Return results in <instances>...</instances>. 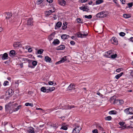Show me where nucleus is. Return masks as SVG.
Instances as JSON below:
<instances>
[{"instance_id":"obj_2","label":"nucleus","mask_w":133,"mask_h":133,"mask_svg":"<svg viewBox=\"0 0 133 133\" xmlns=\"http://www.w3.org/2000/svg\"><path fill=\"white\" fill-rule=\"evenodd\" d=\"M76 35L77 37H80L81 38H85L88 35V34L86 32H82L81 33L79 32H78Z\"/></svg>"},{"instance_id":"obj_17","label":"nucleus","mask_w":133,"mask_h":133,"mask_svg":"<svg viewBox=\"0 0 133 133\" xmlns=\"http://www.w3.org/2000/svg\"><path fill=\"white\" fill-rule=\"evenodd\" d=\"M79 9L81 10H83V11H88L89 9H88L86 6H81L79 7Z\"/></svg>"},{"instance_id":"obj_63","label":"nucleus","mask_w":133,"mask_h":133,"mask_svg":"<svg viewBox=\"0 0 133 133\" xmlns=\"http://www.w3.org/2000/svg\"><path fill=\"white\" fill-rule=\"evenodd\" d=\"M28 51L29 52H31L32 51V50L31 48H29L28 49Z\"/></svg>"},{"instance_id":"obj_9","label":"nucleus","mask_w":133,"mask_h":133,"mask_svg":"<svg viewBox=\"0 0 133 133\" xmlns=\"http://www.w3.org/2000/svg\"><path fill=\"white\" fill-rule=\"evenodd\" d=\"M75 89V87L74 84H71L68 87L67 90H70Z\"/></svg>"},{"instance_id":"obj_44","label":"nucleus","mask_w":133,"mask_h":133,"mask_svg":"<svg viewBox=\"0 0 133 133\" xmlns=\"http://www.w3.org/2000/svg\"><path fill=\"white\" fill-rule=\"evenodd\" d=\"M55 89V87H53L52 88H49V89H47V90H49L51 92L54 90Z\"/></svg>"},{"instance_id":"obj_6","label":"nucleus","mask_w":133,"mask_h":133,"mask_svg":"<svg viewBox=\"0 0 133 133\" xmlns=\"http://www.w3.org/2000/svg\"><path fill=\"white\" fill-rule=\"evenodd\" d=\"M112 44L115 45H117L118 44V41L117 39L115 37H112L110 40Z\"/></svg>"},{"instance_id":"obj_42","label":"nucleus","mask_w":133,"mask_h":133,"mask_svg":"<svg viewBox=\"0 0 133 133\" xmlns=\"http://www.w3.org/2000/svg\"><path fill=\"white\" fill-rule=\"evenodd\" d=\"M43 50L42 49L39 50L37 51V53L39 54H41L43 52Z\"/></svg>"},{"instance_id":"obj_36","label":"nucleus","mask_w":133,"mask_h":133,"mask_svg":"<svg viewBox=\"0 0 133 133\" xmlns=\"http://www.w3.org/2000/svg\"><path fill=\"white\" fill-rule=\"evenodd\" d=\"M25 105L26 106H30L32 107L33 106V104L32 103H26L25 104Z\"/></svg>"},{"instance_id":"obj_11","label":"nucleus","mask_w":133,"mask_h":133,"mask_svg":"<svg viewBox=\"0 0 133 133\" xmlns=\"http://www.w3.org/2000/svg\"><path fill=\"white\" fill-rule=\"evenodd\" d=\"M14 91L12 89H9L6 91V93L9 96H11L12 95V93Z\"/></svg>"},{"instance_id":"obj_20","label":"nucleus","mask_w":133,"mask_h":133,"mask_svg":"<svg viewBox=\"0 0 133 133\" xmlns=\"http://www.w3.org/2000/svg\"><path fill=\"white\" fill-rule=\"evenodd\" d=\"M112 51H110L106 53V55L108 57H110V56L112 54Z\"/></svg>"},{"instance_id":"obj_45","label":"nucleus","mask_w":133,"mask_h":133,"mask_svg":"<svg viewBox=\"0 0 133 133\" xmlns=\"http://www.w3.org/2000/svg\"><path fill=\"white\" fill-rule=\"evenodd\" d=\"M7 16L6 17V18H8L11 17L12 16L11 14L9 12L7 14Z\"/></svg>"},{"instance_id":"obj_39","label":"nucleus","mask_w":133,"mask_h":133,"mask_svg":"<svg viewBox=\"0 0 133 133\" xmlns=\"http://www.w3.org/2000/svg\"><path fill=\"white\" fill-rule=\"evenodd\" d=\"M105 120L110 121L111 120L112 118L111 116H109L105 117Z\"/></svg>"},{"instance_id":"obj_54","label":"nucleus","mask_w":133,"mask_h":133,"mask_svg":"<svg viewBox=\"0 0 133 133\" xmlns=\"http://www.w3.org/2000/svg\"><path fill=\"white\" fill-rule=\"evenodd\" d=\"M128 7L129 8H130L132 6V3H129L128 4Z\"/></svg>"},{"instance_id":"obj_31","label":"nucleus","mask_w":133,"mask_h":133,"mask_svg":"<svg viewBox=\"0 0 133 133\" xmlns=\"http://www.w3.org/2000/svg\"><path fill=\"white\" fill-rule=\"evenodd\" d=\"M123 73L122 72H121L120 74H118L115 76V77L117 79L119 78L120 77H121L122 75L123 74Z\"/></svg>"},{"instance_id":"obj_47","label":"nucleus","mask_w":133,"mask_h":133,"mask_svg":"<svg viewBox=\"0 0 133 133\" xmlns=\"http://www.w3.org/2000/svg\"><path fill=\"white\" fill-rule=\"evenodd\" d=\"M19 81L18 80L15 81V84H16V86L17 87H18L19 85Z\"/></svg>"},{"instance_id":"obj_61","label":"nucleus","mask_w":133,"mask_h":133,"mask_svg":"<svg viewBox=\"0 0 133 133\" xmlns=\"http://www.w3.org/2000/svg\"><path fill=\"white\" fill-rule=\"evenodd\" d=\"M97 95H99L100 97H102L103 96L100 93H99V92H98L97 93Z\"/></svg>"},{"instance_id":"obj_37","label":"nucleus","mask_w":133,"mask_h":133,"mask_svg":"<svg viewBox=\"0 0 133 133\" xmlns=\"http://www.w3.org/2000/svg\"><path fill=\"white\" fill-rule=\"evenodd\" d=\"M21 107V105H19L17 107L14 109V111H18L19 109H20Z\"/></svg>"},{"instance_id":"obj_58","label":"nucleus","mask_w":133,"mask_h":133,"mask_svg":"<svg viewBox=\"0 0 133 133\" xmlns=\"http://www.w3.org/2000/svg\"><path fill=\"white\" fill-rule=\"evenodd\" d=\"M52 126L55 128H57L56 124H53L52 125Z\"/></svg>"},{"instance_id":"obj_33","label":"nucleus","mask_w":133,"mask_h":133,"mask_svg":"<svg viewBox=\"0 0 133 133\" xmlns=\"http://www.w3.org/2000/svg\"><path fill=\"white\" fill-rule=\"evenodd\" d=\"M47 90L46 88L44 87H42L41 88V91L43 92H45Z\"/></svg>"},{"instance_id":"obj_15","label":"nucleus","mask_w":133,"mask_h":133,"mask_svg":"<svg viewBox=\"0 0 133 133\" xmlns=\"http://www.w3.org/2000/svg\"><path fill=\"white\" fill-rule=\"evenodd\" d=\"M21 43L20 42H17L13 44V46L14 47L17 48L20 46Z\"/></svg>"},{"instance_id":"obj_38","label":"nucleus","mask_w":133,"mask_h":133,"mask_svg":"<svg viewBox=\"0 0 133 133\" xmlns=\"http://www.w3.org/2000/svg\"><path fill=\"white\" fill-rule=\"evenodd\" d=\"M117 54H112L110 56V57L112 58H115L117 57Z\"/></svg>"},{"instance_id":"obj_51","label":"nucleus","mask_w":133,"mask_h":133,"mask_svg":"<svg viewBox=\"0 0 133 133\" xmlns=\"http://www.w3.org/2000/svg\"><path fill=\"white\" fill-rule=\"evenodd\" d=\"M125 124V123L124 122H119L118 123V124L120 125L121 126H123L124 124Z\"/></svg>"},{"instance_id":"obj_10","label":"nucleus","mask_w":133,"mask_h":133,"mask_svg":"<svg viewBox=\"0 0 133 133\" xmlns=\"http://www.w3.org/2000/svg\"><path fill=\"white\" fill-rule=\"evenodd\" d=\"M33 22L32 19L30 18L28 20L27 24L28 25H33Z\"/></svg>"},{"instance_id":"obj_41","label":"nucleus","mask_w":133,"mask_h":133,"mask_svg":"<svg viewBox=\"0 0 133 133\" xmlns=\"http://www.w3.org/2000/svg\"><path fill=\"white\" fill-rule=\"evenodd\" d=\"M84 17L86 18H87L88 19H91L92 18V16L91 15H89L88 16L85 15L84 16Z\"/></svg>"},{"instance_id":"obj_16","label":"nucleus","mask_w":133,"mask_h":133,"mask_svg":"<svg viewBox=\"0 0 133 133\" xmlns=\"http://www.w3.org/2000/svg\"><path fill=\"white\" fill-rule=\"evenodd\" d=\"M116 97L115 96H113L110 98V102L111 103H114V101L116 99Z\"/></svg>"},{"instance_id":"obj_30","label":"nucleus","mask_w":133,"mask_h":133,"mask_svg":"<svg viewBox=\"0 0 133 133\" xmlns=\"http://www.w3.org/2000/svg\"><path fill=\"white\" fill-rule=\"evenodd\" d=\"M76 20L77 21V23H83V20L80 18H77Z\"/></svg>"},{"instance_id":"obj_62","label":"nucleus","mask_w":133,"mask_h":133,"mask_svg":"<svg viewBox=\"0 0 133 133\" xmlns=\"http://www.w3.org/2000/svg\"><path fill=\"white\" fill-rule=\"evenodd\" d=\"M75 107L74 105L69 106V109H71L74 108Z\"/></svg>"},{"instance_id":"obj_60","label":"nucleus","mask_w":133,"mask_h":133,"mask_svg":"<svg viewBox=\"0 0 133 133\" xmlns=\"http://www.w3.org/2000/svg\"><path fill=\"white\" fill-rule=\"evenodd\" d=\"M48 84L49 85H52L54 84V83L52 81H49L48 82Z\"/></svg>"},{"instance_id":"obj_18","label":"nucleus","mask_w":133,"mask_h":133,"mask_svg":"<svg viewBox=\"0 0 133 133\" xmlns=\"http://www.w3.org/2000/svg\"><path fill=\"white\" fill-rule=\"evenodd\" d=\"M8 54L6 53H4L3 55L2 59L3 60H5L8 59Z\"/></svg>"},{"instance_id":"obj_55","label":"nucleus","mask_w":133,"mask_h":133,"mask_svg":"<svg viewBox=\"0 0 133 133\" xmlns=\"http://www.w3.org/2000/svg\"><path fill=\"white\" fill-rule=\"evenodd\" d=\"M122 69V68H119L116 70V71L117 72H119L121 71V69Z\"/></svg>"},{"instance_id":"obj_14","label":"nucleus","mask_w":133,"mask_h":133,"mask_svg":"<svg viewBox=\"0 0 133 133\" xmlns=\"http://www.w3.org/2000/svg\"><path fill=\"white\" fill-rule=\"evenodd\" d=\"M70 37L69 35L63 34L61 36V38L63 39H68Z\"/></svg>"},{"instance_id":"obj_48","label":"nucleus","mask_w":133,"mask_h":133,"mask_svg":"<svg viewBox=\"0 0 133 133\" xmlns=\"http://www.w3.org/2000/svg\"><path fill=\"white\" fill-rule=\"evenodd\" d=\"M9 82L7 81H5L3 83V85L4 86H6L9 84Z\"/></svg>"},{"instance_id":"obj_34","label":"nucleus","mask_w":133,"mask_h":133,"mask_svg":"<svg viewBox=\"0 0 133 133\" xmlns=\"http://www.w3.org/2000/svg\"><path fill=\"white\" fill-rule=\"evenodd\" d=\"M124 112L127 114H130V111H129V108H127L124 110Z\"/></svg>"},{"instance_id":"obj_35","label":"nucleus","mask_w":133,"mask_h":133,"mask_svg":"<svg viewBox=\"0 0 133 133\" xmlns=\"http://www.w3.org/2000/svg\"><path fill=\"white\" fill-rule=\"evenodd\" d=\"M56 25L57 27L60 28L62 25V23L61 22H58L56 24Z\"/></svg>"},{"instance_id":"obj_64","label":"nucleus","mask_w":133,"mask_h":133,"mask_svg":"<svg viewBox=\"0 0 133 133\" xmlns=\"http://www.w3.org/2000/svg\"><path fill=\"white\" fill-rule=\"evenodd\" d=\"M130 41L133 42V37H131L129 39Z\"/></svg>"},{"instance_id":"obj_28","label":"nucleus","mask_w":133,"mask_h":133,"mask_svg":"<svg viewBox=\"0 0 133 133\" xmlns=\"http://www.w3.org/2000/svg\"><path fill=\"white\" fill-rule=\"evenodd\" d=\"M28 132L30 133H35L34 128L32 127L30 128L28 130Z\"/></svg>"},{"instance_id":"obj_29","label":"nucleus","mask_w":133,"mask_h":133,"mask_svg":"<svg viewBox=\"0 0 133 133\" xmlns=\"http://www.w3.org/2000/svg\"><path fill=\"white\" fill-rule=\"evenodd\" d=\"M117 113V112L115 110H112L110 111L109 112V113L110 115H115Z\"/></svg>"},{"instance_id":"obj_12","label":"nucleus","mask_w":133,"mask_h":133,"mask_svg":"<svg viewBox=\"0 0 133 133\" xmlns=\"http://www.w3.org/2000/svg\"><path fill=\"white\" fill-rule=\"evenodd\" d=\"M127 70H128L129 73L130 74L131 76H133V69L131 67L128 68Z\"/></svg>"},{"instance_id":"obj_59","label":"nucleus","mask_w":133,"mask_h":133,"mask_svg":"<svg viewBox=\"0 0 133 133\" xmlns=\"http://www.w3.org/2000/svg\"><path fill=\"white\" fill-rule=\"evenodd\" d=\"M49 38L50 41L51 40L53 39V37L52 35H50L49 37Z\"/></svg>"},{"instance_id":"obj_8","label":"nucleus","mask_w":133,"mask_h":133,"mask_svg":"<svg viewBox=\"0 0 133 133\" xmlns=\"http://www.w3.org/2000/svg\"><path fill=\"white\" fill-rule=\"evenodd\" d=\"M58 3L62 6H64L66 5V2L64 0H58Z\"/></svg>"},{"instance_id":"obj_21","label":"nucleus","mask_w":133,"mask_h":133,"mask_svg":"<svg viewBox=\"0 0 133 133\" xmlns=\"http://www.w3.org/2000/svg\"><path fill=\"white\" fill-rule=\"evenodd\" d=\"M65 48V46L64 45H61L58 47L57 49L58 50H62L64 49Z\"/></svg>"},{"instance_id":"obj_27","label":"nucleus","mask_w":133,"mask_h":133,"mask_svg":"<svg viewBox=\"0 0 133 133\" xmlns=\"http://www.w3.org/2000/svg\"><path fill=\"white\" fill-rule=\"evenodd\" d=\"M59 41L58 39H56L52 43L55 45L56 44H58L59 43Z\"/></svg>"},{"instance_id":"obj_49","label":"nucleus","mask_w":133,"mask_h":133,"mask_svg":"<svg viewBox=\"0 0 133 133\" xmlns=\"http://www.w3.org/2000/svg\"><path fill=\"white\" fill-rule=\"evenodd\" d=\"M125 35V34L124 32H121L119 33V35L122 36H124Z\"/></svg>"},{"instance_id":"obj_32","label":"nucleus","mask_w":133,"mask_h":133,"mask_svg":"<svg viewBox=\"0 0 133 133\" xmlns=\"http://www.w3.org/2000/svg\"><path fill=\"white\" fill-rule=\"evenodd\" d=\"M123 17L125 18H128L130 17V15L129 14H125L123 15Z\"/></svg>"},{"instance_id":"obj_43","label":"nucleus","mask_w":133,"mask_h":133,"mask_svg":"<svg viewBox=\"0 0 133 133\" xmlns=\"http://www.w3.org/2000/svg\"><path fill=\"white\" fill-rule=\"evenodd\" d=\"M67 129V127L66 126H62L61 128L60 129H62L64 130H66Z\"/></svg>"},{"instance_id":"obj_56","label":"nucleus","mask_w":133,"mask_h":133,"mask_svg":"<svg viewBox=\"0 0 133 133\" xmlns=\"http://www.w3.org/2000/svg\"><path fill=\"white\" fill-rule=\"evenodd\" d=\"M64 108L65 109H69V105H66L64 106Z\"/></svg>"},{"instance_id":"obj_46","label":"nucleus","mask_w":133,"mask_h":133,"mask_svg":"<svg viewBox=\"0 0 133 133\" xmlns=\"http://www.w3.org/2000/svg\"><path fill=\"white\" fill-rule=\"evenodd\" d=\"M66 23H65V24H63L62 26V29L63 30H65L66 28V25H67Z\"/></svg>"},{"instance_id":"obj_52","label":"nucleus","mask_w":133,"mask_h":133,"mask_svg":"<svg viewBox=\"0 0 133 133\" xmlns=\"http://www.w3.org/2000/svg\"><path fill=\"white\" fill-rule=\"evenodd\" d=\"M93 133H98V130L97 129H95L92 131Z\"/></svg>"},{"instance_id":"obj_57","label":"nucleus","mask_w":133,"mask_h":133,"mask_svg":"<svg viewBox=\"0 0 133 133\" xmlns=\"http://www.w3.org/2000/svg\"><path fill=\"white\" fill-rule=\"evenodd\" d=\"M70 43L71 45H74L75 44V42L74 41H70Z\"/></svg>"},{"instance_id":"obj_1","label":"nucleus","mask_w":133,"mask_h":133,"mask_svg":"<svg viewBox=\"0 0 133 133\" xmlns=\"http://www.w3.org/2000/svg\"><path fill=\"white\" fill-rule=\"evenodd\" d=\"M37 63L36 61L30 60V61L28 65V66L31 68H34L37 64Z\"/></svg>"},{"instance_id":"obj_5","label":"nucleus","mask_w":133,"mask_h":133,"mask_svg":"<svg viewBox=\"0 0 133 133\" xmlns=\"http://www.w3.org/2000/svg\"><path fill=\"white\" fill-rule=\"evenodd\" d=\"M12 106L11 102H10L8 104L6 105H5V111H8L10 108Z\"/></svg>"},{"instance_id":"obj_25","label":"nucleus","mask_w":133,"mask_h":133,"mask_svg":"<svg viewBox=\"0 0 133 133\" xmlns=\"http://www.w3.org/2000/svg\"><path fill=\"white\" fill-rule=\"evenodd\" d=\"M45 60L46 62H50L51 60V59L48 56H45Z\"/></svg>"},{"instance_id":"obj_7","label":"nucleus","mask_w":133,"mask_h":133,"mask_svg":"<svg viewBox=\"0 0 133 133\" xmlns=\"http://www.w3.org/2000/svg\"><path fill=\"white\" fill-rule=\"evenodd\" d=\"M66 56H65L64 57L62 58L60 60L56 62V64H59L64 62L65 61H66L67 60L66 58Z\"/></svg>"},{"instance_id":"obj_53","label":"nucleus","mask_w":133,"mask_h":133,"mask_svg":"<svg viewBox=\"0 0 133 133\" xmlns=\"http://www.w3.org/2000/svg\"><path fill=\"white\" fill-rule=\"evenodd\" d=\"M101 14H100L99 12L96 15V17L98 18H101V15H100Z\"/></svg>"},{"instance_id":"obj_13","label":"nucleus","mask_w":133,"mask_h":133,"mask_svg":"<svg viewBox=\"0 0 133 133\" xmlns=\"http://www.w3.org/2000/svg\"><path fill=\"white\" fill-rule=\"evenodd\" d=\"M17 54L16 52L14 50H11L9 54V55L10 56H14L15 55Z\"/></svg>"},{"instance_id":"obj_3","label":"nucleus","mask_w":133,"mask_h":133,"mask_svg":"<svg viewBox=\"0 0 133 133\" xmlns=\"http://www.w3.org/2000/svg\"><path fill=\"white\" fill-rule=\"evenodd\" d=\"M81 130V128L79 126L76 127L72 131V133H78Z\"/></svg>"},{"instance_id":"obj_50","label":"nucleus","mask_w":133,"mask_h":133,"mask_svg":"<svg viewBox=\"0 0 133 133\" xmlns=\"http://www.w3.org/2000/svg\"><path fill=\"white\" fill-rule=\"evenodd\" d=\"M43 0H37V3L38 4H40L43 1Z\"/></svg>"},{"instance_id":"obj_22","label":"nucleus","mask_w":133,"mask_h":133,"mask_svg":"<svg viewBox=\"0 0 133 133\" xmlns=\"http://www.w3.org/2000/svg\"><path fill=\"white\" fill-rule=\"evenodd\" d=\"M96 127L99 130L102 131L103 130V128L99 124H97L96 125Z\"/></svg>"},{"instance_id":"obj_19","label":"nucleus","mask_w":133,"mask_h":133,"mask_svg":"<svg viewBox=\"0 0 133 133\" xmlns=\"http://www.w3.org/2000/svg\"><path fill=\"white\" fill-rule=\"evenodd\" d=\"M22 61L24 63H26L28 62V64H29V62L30 61V60L26 58H23L22 59Z\"/></svg>"},{"instance_id":"obj_23","label":"nucleus","mask_w":133,"mask_h":133,"mask_svg":"<svg viewBox=\"0 0 133 133\" xmlns=\"http://www.w3.org/2000/svg\"><path fill=\"white\" fill-rule=\"evenodd\" d=\"M103 2V0H98L96 1L95 2V4L96 5H98L102 3Z\"/></svg>"},{"instance_id":"obj_24","label":"nucleus","mask_w":133,"mask_h":133,"mask_svg":"<svg viewBox=\"0 0 133 133\" xmlns=\"http://www.w3.org/2000/svg\"><path fill=\"white\" fill-rule=\"evenodd\" d=\"M52 13V10H49L48 11H46L45 12V14L46 15H49L51 14Z\"/></svg>"},{"instance_id":"obj_26","label":"nucleus","mask_w":133,"mask_h":133,"mask_svg":"<svg viewBox=\"0 0 133 133\" xmlns=\"http://www.w3.org/2000/svg\"><path fill=\"white\" fill-rule=\"evenodd\" d=\"M103 13L102 14V15H103V17L104 18L107 16L108 14V12L106 11H103Z\"/></svg>"},{"instance_id":"obj_40","label":"nucleus","mask_w":133,"mask_h":133,"mask_svg":"<svg viewBox=\"0 0 133 133\" xmlns=\"http://www.w3.org/2000/svg\"><path fill=\"white\" fill-rule=\"evenodd\" d=\"M129 111L130 113V114H133V108H129Z\"/></svg>"},{"instance_id":"obj_4","label":"nucleus","mask_w":133,"mask_h":133,"mask_svg":"<svg viewBox=\"0 0 133 133\" xmlns=\"http://www.w3.org/2000/svg\"><path fill=\"white\" fill-rule=\"evenodd\" d=\"M124 103V101L123 100L116 99L115 100L114 104H116L117 105H121L123 104Z\"/></svg>"}]
</instances>
